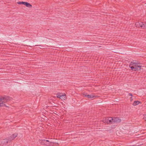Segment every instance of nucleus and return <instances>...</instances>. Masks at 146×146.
Instances as JSON below:
<instances>
[{
	"instance_id": "15",
	"label": "nucleus",
	"mask_w": 146,
	"mask_h": 146,
	"mask_svg": "<svg viewBox=\"0 0 146 146\" xmlns=\"http://www.w3.org/2000/svg\"><path fill=\"white\" fill-rule=\"evenodd\" d=\"M51 143H52L51 142H50L48 141V142H47L46 143V144H48L49 145H46V144H44V145H45L46 146H50V145L51 144Z\"/></svg>"
},
{
	"instance_id": "2",
	"label": "nucleus",
	"mask_w": 146,
	"mask_h": 146,
	"mask_svg": "<svg viewBox=\"0 0 146 146\" xmlns=\"http://www.w3.org/2000/svg\"><path fill=\"white\" fill-rule=\"evenodd\" d=\"M112 119V117H105L103 119V121L104 123H111Z\"/></svg>"
},
{
	"instance_id": "11",
	"label": "nucleus",
	"mask_w": 146,
	"mask_h": 146,
	"mask_svg": "<svg viewBox=\"0 0 146 146\" xmlns=\"http://www.w3.org/2000/svg\"><path fill=\"white\" fill-rule=\"evenodd\" d=\"M141 104V102L138 100L135 101L134 102L133 104V105L134 106H136L139 104Z\"/></svg>"
},
{
	"instance_id": "3",
	"label": "nucleus",
	"mask_w": 146,
	"mask_h": 146,
	"mask_svg": "<svg viewBox=\"0 0 146 146\" xmlns=\"http://www.w3.org/2000/svg\"><path fill=\"white\" fill-rule=\"evenodd\" d=\"M11 99V98L9 97L4 96H1L0 97V101H2L3 100L4 102H6L10 100Z\"/></svg>"
},
{
	"instance_id": "10",
	"label": "nucleus",
	"mask_w": 146,
	"mask_h": 146,
	"mask_svg": "<svg viewBox=\"0 0 146 146\" xmlns=\"http://www.w3.org/2000/svg\"><path fill=\"white\" fill-rule=\"evenodd\" d=\"M23 5H25L27 7L29 8H31L32 7V5L29 3L27 2H24V3Z\"/></svg>"
},
{
	"instance_id": "4",
	"label": "nucleus",
	"mask_w": 146,
	"mask_h": 146,
	"mask_svg": "<svg viewBox=\"0 0 146 146\" xmlns=\"http://www.w3.org/2000/svg\"><path fill=\"white\" fill-rule=\"evenodd\" d=\"M18 134L17 133H15L14 134L11 135L10 137H8L9 141L11 142L12 141L14 140L17 136Z\"/></svg>"
},
{
	"instance_id": "9",
	"label": "nucleus",
	"mask_w": 146,
	"mask_h": 146,
	"mask_svg": "<svg viewBox=\"0 0 146 146\" xmlns=\"http://www.w3.org/2000/svg\"><path fill=\"white\" fill-rule=\"evenodd\" d=\"M47 142H48V140H46L45 139L44 140H40L39 141V143L41 145H44V144H46V143ZM47 145H48V144H46Z\"/></svg>"
},
{
	"instance_id": "5",
	"label": "nucleus",
	"mask_w": 146,
	"mask_h": 146,
	"mask_svg": "<svg viewBox=\"0 0 146 146\" xmlns=\"http://www.w3.org/2000/svg\"><path fill=\"white\" fill-rule=\"evenodd\" d=\"M135 25L136 27H141L143 29L144 27V23H143L141 22H136L135 23Z\"/></svg>"
},
{
	"instance_id": "18",
	"label": "nucleus",
	"mask_w": 146,
	"mask_h": 146,
	"mask_svg": "<svg viewBox=\"0 0 146 146\" xmlns=\"http://www.w3.org/2000/svg\"><path fill=\"white\" fill-rule=\"evenodd\" d=\"M143 119L145 120L146 121V115L144 116Z\"/></svg>"
},
{
	"instance_id": "14",
	"label": "nucleus",
	"mask_w": 146,
	"mask_h": 146,
	"mask_svg": "<svg viewBox=\"0 0 146 146\" xmlns=\"http://www.w3.org/2000/svg\"><path fill=\"white\" fill-rule=\"evenodd\" d=\"M62 94L61 93L58 94L57 93L56 94V96L58 98H59L60 99L61 97V96Z\"/></svg>"
},
{
	"instance_id": "7",
	"label": "nucleus",
	"mask_w": 146,
	"mask_h": 146,
	"mask_svg": "<svg viewBox=\"0 0 146 146\" xmlns=\"http://www.w3.org/2000/svg\"><path fill=\"white\" fill-rule=\"evenodd\" d=\"M121 120L118 117L112 118L111 123H118L121 122Z\"/></svg>"
},
{
	"instance_id": "8",
	"label": "nucleus",
	"mask_w": 146,
	"mask_h": 146,
	"mask_svg": "<svg viewBox=\"0 0 146 146\" xmlns=\"http://www.w3.org/2000/svg\"><path fill=\"white\" fill-rule=\"evenodd\" d=\"M10 142L9 141V140L7 138H6V139H3L1 142V145H6L8 143Z\"/></svg>"
},
{
	"instance_id": "20",
	"label": "nucleus",
	"mask_w": 146,
	"mask_h": 146,
	"mask_svg": "<svg viewBox=\"0 0 146 146\" xmlns=\"http://www.w3.org/2000/svg\"><path fill=\"white\" fill-rule=\"evenodd\" d=\"M133 100L132 98V97H131L130 98V101H132Z\"/></svg>"
},
{
	"instance_id": "6",
	"label": "nucleus",
	"mask_w": 146,
	"mask_h": 146,
	"mask_svg": "<svg viewBox=\"0 0 146 146\" xmlns=\"http://www.w3.org/2000/svg\"><path fill=\"white\" fill-rule=\"evenodd\" d=\"M94 94H91L90 95H87V93H84L83 94V96L84 97H87L88 98L92 99L96 97H98V96H96L94 95Z\"/></svg>"
},
{
	"instance_id": "16",
	"label": "nucleus",
	"mask_w": 146,
	"mask_h": 146,
	"mask_svg": "<svg viewBox=\"0 0 146 146\" xmlns=\"http://www.w3.org/2000/svg\"><path fill=\"white\" fill-rule=\"evenodd\" d=\"M18 4H23V5L24 3V2L23 1H19L17 2Z\"/></svg>"
},
{
	"instance_id": "19",
	"label": "nucleus",
	"mask_w": 146,
	"mask_h": 146,
	"mask_svg": "<svg viewBox=\"0 0 146 146\" xmlns=\"http://www.w3.org/2000/svg\"><path fill=\"white\" fill-rule=\"evenodd\" d=\"M129 96H132V94H131V93H129Z\"/></svg>"
},
{
	"instance_id": "13",
	"label": "nucleus",
	"mask_w": 146,
	"mask_h": 146,
	"mask_svg": "<svg viewBox=\"0 0 146 146\" xmlns=\"http://www.w3.org/2000/svg\"><path fill=\"white\" fill-rule=\"evenodd\" d=\"M60 99L65 100L66 99V95L65 94L64 95L62 94Z\"/></svg>"
},
{
	"instance_id": "1",
	"label": "nucleus",
	"mask_w": 146,
	"mask_h": 146,
	"mask_svg": "<svg viewBox=\"0 0 146 146\" xmlns=\"http://www.w3.org/2000/svg\"><path fill=\"white\" fill-rule=\"evenodd\" d=\"M129 66L132 70L137 71L141 69L142 66L140 63L131 62L129 64Z\"/></svg>"
},
{
	"instance_id": "17",
	"label": "nucleus",
	"mask_w": 146,
	"mask_h": 146,
	"mask_svg": "<svg viewBox=\"0 0 146 146\" xmlns=\"http://www.w3.org/2000/svg\"><path fill=\"white\" fill-rule=\"evenodd\" d=\"M144 27H143V29H146V23H144Z\"/></svg>"
},
{
	"instance_id": "12",
	"label": "nucleus",
	"mask_w": 146,
	"mask_h": 146,
	"mask_svg": "<svg viewBox=\"0 0 146 146\" xmlns=\"http://www.w3.org/2000/svg\"><path fill=\"white\" fill-rule=\"evenodd\" d=\"M3 100L2 101H0V107H3L5 106V104H4L3 103H5L6 102H4Z\"/></svg>"
}]
</instances>
